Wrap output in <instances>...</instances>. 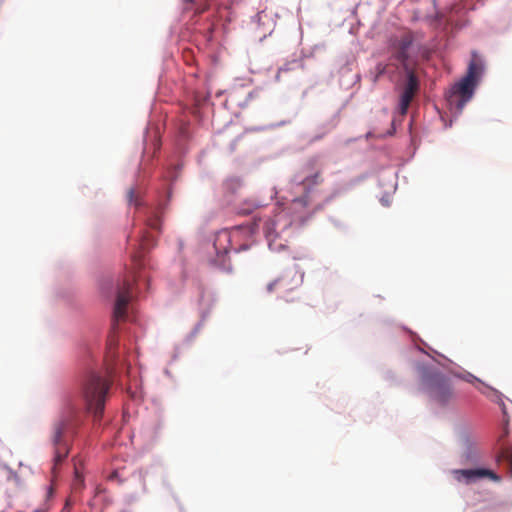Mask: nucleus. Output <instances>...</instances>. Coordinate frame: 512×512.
<instances>
[{
	"mask_svg": "<svg viewBox=\"0 0 512 512\" xmlns=\"http://www.w3.org/2000/svg\"><path fill=\"white\" fill-rule=\"evenodd\" d=\"M78 422L79 409L72 401H69L63 408L59 420L54 423L52 428L51 440L55 449V465L61 463L68 456L69 440L74 434Z\"/></svg>",
	"mask_w": 512,
	"mask_h": 512,
	"instance_id": "obj_1",
	"label": "nucleus"
},
{
	"mask_svg": "<svg viewBox=\"0 0 512 512\" xmlns=\"http://www.w3.org/2000/svg\"><path fill=\"white\" fill-rule=\"evenodd\" d=\"M484 70L481 57L473 51L466 75L456 83L446 96L451 108L461 111L465 104L472 98L474 88Z\"/></svg>",
	"mask_w": 512,
	"mask_h": 512,
	"instance_id": "obj_2",
	"label": "nucleus"
},
{
	"mask_svg": "<svg viewBox=\"0 0 512 512\" xmlns=\"http://www.w3.org/2000/svg\"><path fill=\"white\" fill-rule=\"evenodd\" d=\"M109 388L110 383L95 372L89 373L82 383V397L86 410L94 415L95 420L101 419L103 415Z\"/></svg>",
	"mask_w": 512,
	"mask_h": 512,
	"instance_id": "obj_3",
	"label": "nucleus"
},
{
	"mask_svg": "<svg viewBox=\"0 0 512 512\" xmlns=\"http://www.w3.org/2000/svg\"><path fill=\"white\" fill-rule=\"evenodd\" d=\"M257 228L258 224L254 222L251 224H242L233 227L229 231H222L218 233L214 241V248L217 253V261L219 264L221 266H225V256L229 250H235L236 252H239L241 250L248 249V244L237 246V242L242 237L252 236Z\"/></svg>",
	"mask_w": 512,
	"mask_h": 512,
	"instance_id": "obj_4",
	"label": "nucleus"
},
{
	"mask_svg": "<svg viewBox=\"0 0 512 512\" xmlns=\"http://www.w3.org/2000/svg\"><path fill=\"white\" fill-rule=\"evenodd\" d=\"M292 224L293 221L285 210H280L272 218L265 221L264 234L270 249L280 251L287 247V243L292 236Z\"/></svg>",
	"mask_w": 512,
	"mask_h": 512,
	"instance_id": "obj_5",
	"label": "nucleus"
},
{
	"mask_svg": "<svg viewBox=\"0 0 512 512\" xmlns=\"http://www.w3.org/2000/svg\"><path fill=\"white\" fill-rule=\"evenodd\" d=\"M303 283V274L295 269L286 270L277 279L266 286L268 293L275 294L286 303L299 300V288Z\"/></svg>",
	"mask_w": 512,
	"mask_h": 512,
	"instance_id": "obj_6",
	"label": "nucleus"
},
{
	"mask_svg": "<svg viewBox=\"0 0 512 512\" xmlns=\"http://www.w3.org/2000/svg\"><path fill=\"white\" fill-rule=\"evenodd\" d=\"M131 260L133 265L132 271L127 276H125V278L122 281V284L118 286L116 301L113 310L114 322L124 320L126 318L127 306L132 298V285L136 279L134 270L140 268L141 266L139 255L133 254Z\"/></svg>",
	"mask_w": 512,
	"mask_h": 512,
	"instance_id": "obj_7",
	"label": "nucleus"
},
{
	"mask_svg": "<svg viewBox=\"0 0 512 512\" xmlns=\"http://www.w3.org/2000/svg\"><path fill=\"white\" fill-rule=\"evenodd\" d=\"M429 398L438 405L444 406L454 399V392L449 380L439 372H430L424 380Z\"/></svg>",
	"mask_w": 512,
	"mask_h": 512,
	"instance_id": "obj_8",
	"label": "nucleus"
},
{
	"mask_svg": "<svg viewBox=\"0 0 512 512\" xmlns=\"http://www.w3.org/2000/svg\"><path fill=\"white\" fill-rule=\"evenodd\" d=\"M413 41L414 36L410 31H405L399 36L392 37L390 40L392 54L401 63L404 70L414 68L416 63L409 54Z\"/></svg>",
	"mask_w": 512,
	"mask_h": 512,
	"instance_id": "obj_9",
	"label": "nucleus"
},
{
	"mask_svg": "<svg viewBox=\"0 0 512 512\" xmlns=\"http://www.w3.org/2000/svg\"><path fill=\"white\" fill-rule=\"evenodd\" d=\"M295 182L303 187L305 195L296 198L292 201V208L294 210L306 208L309 204V193L313 191L315 186L320 185L323 182L322 172L320 169L310 175H306L304 178L295 177Z\"/></svg>",
	"mask_w": 512,
	"mask_h": 512,
	"instance_id": "obj_10",
	"label": "nucleus"
},
{
	"mask_svg": "<svg viewBox=\"0 0 512 512\" xmlns=\"http://www.w3.org/2000/svg\"><path fill=\"white\" fill-rule=\"evenodd\" d=\"M454 479L459 483L471 484L482 478H489L494 482H500L501 477L494 471L486 468L455 469L452 471Z\"/></svg>",
	"mask_w": 512,
	"mask_h": 512,
	"instance_id": "obj_11",
	"label": "nucleus"
},
{
	"mask_svg": "<svg viewBox=\"0 0 512 512\" xmlns=\"http://www.w3.org/2000/svg\"><path fill=\"white\" fill-rule=\"evenodd\" d=\"M407 76V81L404 85L403 91L400 96V112L406 114L411 101L419 90V80L414 72V68L404 70Z\"/></svg>",
	"mask_w": 512,
	"mask_h": 512,
	"instance_id": "obj_12",
	"label": "nucleus"
},
{
	"mask_svg": "<svg viewBox=\"0 0 512 512\" xmlns=\"http://www.w3.org/2000/svg\"><path fill=\"white\" fill-rule=\"evenodd\" d=\"M254 24L256 34L261 40L270 35L275 28L273 17L265 11H261L255 16Z\"/></svg>",
	"mask_w": 512,
	"mask_h": 512,
	"instance_id": "obj_13",
	"label": "nucleus"
},
{
	"mask_svg": "<svg viewBox=\"0 0 512 512\" xmlns=\"http://www.w3.org/2000/svg\"><path fill=\"white\" fill-rule=\"evenodd\" d=\"M302 68H303L302 61L297 60V59H293V60L285 63L283 66H281L278 69V72H277V75H276V79L279 80V77H280L281 73L288 72V71H293V70H296V69H302Z\"/></svg>",
	"mask_w": 512,
	"mask_h": 512,
	"instance_id": "obj_14",
	"label": "nucleus"
},
{
	"mask_svg": "<svg viewBox=\"0 0 512 512\" xmlns=\"http://www.w3.org/2000/svg\"><path fill=\"white\" fill-rule=\"evenodd\" d=\"M127 200L130 205L139 207L141 202L140 192L135 188H130L127 192Z\"/></svg>",
	"mask_w": 512,
	"mask_h": 512,
	"instance_id": "obj_15",
	"label": "nucleus"
},
{
	"mask_svg": "<svg viewBox=\"0 0 512 512\" xmlns=\"http://www.w3.org/2000/svg\"><path fill=\"white\" fill-rule=\"evenodd\" d=\"M152 215L147 219V225L154 229L160 230L161 228V220L158 211H152Z\"/></svg>",
	"mask_w": 512,
	"mask_h": 512,
	"instance_id": "obj_16",
	"label": "nucleus"
},
{
	"mask_svg": "<svg viewBox=\"0 0 512 512\" xmlns=\"http://www.w3.org/2000/svg\"><path fill=\"white\" fill-rule=\"evenodd\" d=\"M501 457L508 463V465H509V474L512 477V447L505 449L502 452Z\"/></svg>",
	"mask_w": 512,
	"mask_h": 512,
	"instance_id": "obj_17",
	"label": "nucleus"
},
{
	"mask_svg": "<svg viewBox=\"0 0 512 512\" xmlns=\"http://www.w3.org/2000/svg\"><path fill=\"white\" fill-rule=\"evenodd\" d=\"M375 69H376L377 74H376L374 80L376 81L379 76H381L382 74L385 73L386 65L383 64V63H379V64L376 65Z\"/></svg>",
	"mask_w": 512,
	"mask_h": 512,
	"instance_id": "obj_18",
	"label": "nucleus"
},
{
	"mask_svg": "<svg viewBox=\"0 0 512 512\" xmlns=\"http://www.w3.org/2000/svg\"><path fill=\"white\" fill-rule=\"evenodd\" d=\"M314 165H315V161H314V160H313V161H309V163L307 164V166H308L311 170H313Z\"/></svg>",
	"mask_w": 512,
	"mask_h": 512,
	"instance_id": "obj_19",
	"label": "nucleus"
},
{
	"mask_svg": "<svg viewBox=\"0 0 512 512\" xmlns=\"http://www.w3.org/2000/svg\"><path fill=\"white\" fill-rule=\"evenodd\" d=\"M206 9H207V6L201 8V9H197V13H203Z\"/></svg>",
	"mask_w": 512,
	"mask_h": 512,
	"instance_id": "obj_20",
	"label": "nucleus"
},
{
	"mask_svg": "<svg viewBox=\"0 0 512 512\" xmlns=\"http://www.w3.org/2000/svg\"><path fill=\"white\" fill-rule=\"evenodd\" d=\"M34 512H47V509L40 508V509L35 510Z\"/></svg>",
	"mask_w": 512,
	"mask_h": 512,
	"instance_id": "obj_21",
	"label": "nucleus"
},
{
	"mask_svg": "<svg viewBox=\"0 0 512 512\" xmlns=\"http://www.w3.org/2000/svg\"><path fill=\"white\" fill-rule=\"evenodd\" d=\"M184 1L187 2V3H192L193 2V0H184Z\"/></svg>",
	"mask_w": 512,
	"mask_h": 512,
	"instance_id": "obj_22",
	"label": "nucleus"
}]
</instances>
